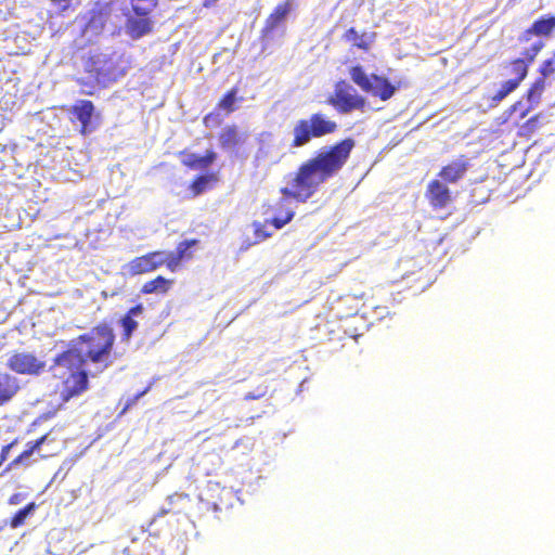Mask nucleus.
<instances>
[{
    "label": "nucleus",
    "mask_w": 555,
    "mask_h": 555,
    "mask_svg": "<svg viewBox=\"0 0 555 555\" xmlns=\"http://www.w3.org/2000/svg\"><path fill=\"white\" fill-rule=\"evenodd\" d=\"M179 156L182 157L181 164L189 169H206L210 167L217 158V154L212 150L206 151L203 156L182 151L179 153Z\"/></svg>",
    "instance_id": "nucleus-18"
},
{
    "label": "nucleus",
    "mask_w": 555,
    "mask_h": 555,
    "mask_svg": "<svg viewBox=\"0 0 555 555\" xmlns=\"http://www.w3.org/2000/svg\"><path fill=\"white\" fill-rule=\"evenodd\" d=\"M356 146L352 138L339 140L331 145L322 146L314 156L302 162L297 169L286 177V185L280 189L283 197L268 206L273 217L268 222L275 230L288 224L295 217V210L288 199L306 203L328 179L338 175L347 165Z\"/></svg>",
    "instance_id": "nucleus-1"
},
{
    "label": "nucleus",
    "mask_w": 555,
    "mask_h": 555,
    "mask_svg": "<svg viewBox=\"0 0 555 555\" xmlns=\"http://www.w3.org/2000/svg\"><path fill=\"white\" fill-rule=\"evenodd\" d=\"M267 223H269L268 220L263 223L259 222V221H255L253 223L254 235H255L257 242L264 241L272 236V232L267 230Z\"/></svg>",
    "instance_id": "nucleus-32"
},
{
    "label": "nucleus",
    "mask_w": 555,
    "mask_h": 555,
    "mask_svg": "<svg viewBox=\"0 0 555 555\" xmlns=\"http://www.w3.org/2000/svg\"><path fill=\"white\" fill-rule=\"evenodd\" d=\"M175 281L167 279L163 275H157L152 280L146 281L142 287L141 293L143 295H166L173 286Z\"/></svg>",
    "instance_id": "nucleus-22"
},
{
    "label": "nucleus",
    "mask_w": 555,
    "mask_h": 555,
    "mask_svg": "<svg viewBox=\"0 0 555 555\" xmlns=\"http://www.w3.org/2000/svg\"><path fill=\"white\" fill-rule=\"evenodd\" d=\"M22 500H23L22 493H14L9 498L8 503L10 505H17L22 502Z\"/></svg>",
    "instance_id": "nucleus-42"
},
{
    "label": "nucleus",
    "mask_w": 555,
    "mask_h": 555,
    "mask_svg": "<svg viewBox=\"0 0 555 555\" xmlns=\"http://www.w3.org/2000/svg\"><path fill=\"white\" fill-rule=\"evenodd\" d=\"M543 125V114L538 113L517 126V135L529 140Z\"/></svg>",
    "instance_id": "nucleus-23"
},
{
    "label": "nucleus",
    "mask_w": 555,
    "mask_h": 555,
    "mask_svg": "<svg viewBox=\"0 0 555 555\" xmlns=\"http://www.w3.org/2000/svg\"><path fill=\"white\" fill-rule=\"evenodd\" d=\"M538 72L540 74L539 77H543L545 80L550 75L555 73V53L553 57L542 62Z\"/></svg>",
    "instance_id": "nucleus-33"
},
{
    "label": "nucleus",
    "mask_w": 555,
    "mask_h": 555,
    "mask_svg": "<svg viewBox=\"0 0 555 555\" xmlns=\"http://www.w3.org/2000/svg\"><path fill=\"white\" fill-rule=\"evenodd\" d=\"M351 80L364 92L382 101H388L396 92V87L384 76L366 75L363 67L354 65L349 69Z\"/></svg>",
    "instance_id": "nucleus-6"
},
{
    "label": "nucleus",
    "mask_w": 555,
    "mask_h": 555,
    "mask_svg": "<svg viewBox=\"0 0 555 555\" xmlns=\"http://www.w3.org/2000/svg\"><path fill=\"white\" fill-rule=\"evenodd\" d=\"M8 366L17 374L39 375L46 369V362L30 352H15L8 360Z\"/></svg>",
    "instance_id": "nucleus-9"
},
{
    "label": "nucleus",
    "mask_w": 555,
    "mask_h": 555,
    "mask_svg": "<svg viewBox=\"0 0 555 555\" xmlns=\"http://www.w3.org/2000/svg\"><path fill=\"white\" fill-rule=\"evenodd\" d=\"M218 0H204L203 1V7L204 8H210L212 7Z\"/></svg>",
    "instance_id": "nucleus-44"
},
{
    "label": "nucleus",
    "mask_w": 555,
    "mask_h": 555,
    "mask_svg": "<svg viewBox=\"0 0 555 555\" xmlns=\"http://www.w3.org/2000/svg\"><path fill=\"white\" fill-rule=\"evenodd\" d=\"M545 87L546 80L543 77H538L525 94L527 101L533 105H538L542 99Z\"/></svg>",
    "instance_id": "nucleus-27"
},
{
    "label": "nucleus",
    "mask_w": 555,
    "mask_h": 555,
    "mask_svg": "<svg viewBox=\"0 0 555 555\" xmlns=\"http://www.w3.org/2000/svg\"><path fill=\"white\" fill-rule=\"evenodd\" d=\"M518 86L515 82H512L509 79L504 81L501 87L496 90V92L491 98V104L498 105L502 102L508 94L514 92Z\"/></svg>",
    "instance_id": "nucleus-29"
},
{
    "label": "nucleus",
    "mask_w": 555,
    "mask_h": 555,
    "mask_svg": "<svg viewBox=\"0 0 555 555\" xmlns=\"http://www.w3.org/2000/svg\"><path fill=\"white\" fill-rule=\"evenodd\" d=\"M85 93H86V94H89V95H91V94H92V92H91V91H85Z\"/></svg>",
    "instance_id": "nucleus-47"
},
{
    "label": "nucleus",
    "mask_w": 555,
    "mask_h": 555,
    "mask_svg": "<svg viewBox=\"0 0 555 555\" xmlns=\"http://www.w3.org/2000/svg\"><path fill=\"white\" fill-rule=\"evenodd\" d=\"M17 390L16 378L8 373H0V405L7 403Z\"/></svg>",
    "instance_id": "nucleus-24"
},
{
    "label": "nucleus",
    "mask_w": 555,
    "mask_h": 555,
    "mask_svg": "<svg viewBox=\"0 0 555 555\" xmlns=\"http://www.w3.org/2000/svg\"><path fill=\"white\" fill-rule=\"evenodd\" d=\"M292 9L293 7L291 0L279 3L267 16L263 28L261 30L262 36H267L280 27L285 22Z\"/></svg>",
    "instance_id": "nucleus-17"
},
{
    "label": "nucleus",
    "mask_w": 555,
    "mask_h": 555,
    "mask_svg": "<svg viewBox=\"0 0 555 555\" xmlns=\"http://www.w3.org/2000/svg\"><path fill=\"white\" fill-rule=\"evenodd\" d=\"M119 323L122 327V333H121L122 340H129L130 337L132 336L133 332L138 327V322L133 318H130V315L125 314L120 319Z\"/></svg>",
    "instance_id": "nucleus-31"
},
{
    "label": "nucleus",
    "mask_w": 555,
    "mask_h": 555,
    "mask_svg": "<svg viewBox=\"0 0 555 555\" xmlns=\"http://www.w3.org/2000/svg\"><path fill=\"white\" fill-rule=\"evenodd\" d=\"M78 83L82 87L86 86V82H83L81 79L78 80Z\"/></svg>",
    "instance_id": "nucleus-46"
},
{
    "label": "nucleus",
    "mask_w": 555,
    "mask_h": 555,
    "mask_svg": "<svg viewBox=\"0 0 555 555\" xmlns=\"http://www.w3.org/2000/svg\"><path fill=\"white\" fill-rule=\"evenodd\" d=\"M266 156H267V152L262 147H259L258 151H257L256 157L257 158H264Z\"/></svg>",
    "instance_id": "nucleus-43"
},
{
    "label": "nucleus",
    "mask_w": 555,
    "mask_h": 555,
    "mask_svg": "<svg viewBox=\"0 0 555 555\" xmlns=\"http://www.w3.org/2000/svg\"><path fill=\"white\" fill-rule=\"evenodd\" d=\"M52 4L66 10L70 7L73 0H49Z\"/></svg>",
    "instance_id": "nucleus-40"
},
{
    "label": "nucleus",
    "mask_w": 555,
    "mask_h": 555,
    "mask_svg": "<svg viewBox=\"0 0 555 555\" xmlns=\"http://www.w3.org/2000/svg\"><path fill=\"white\" fill-rule=\"evenodd\" d=\"M180 511L178 509H175L172 506H169V507H162L158 513L156 514V517H162V516H165L167 514H179Z\"/></svg>",
    "instance_id": "nucleus-41"
},
{
    "label": "nucleus",
    "mask_w": 555,
    "mask_h": 555,
    "mask_svg": "<svg viewBox=\"0 0 555 555\" xmlns=\"http://www.w3.org/2000/svg\"><path fill=\"white\" fill-rule=\"evenodd\" d=\"M54 441L53 438L50 437V433L42 435L38 439L34 441H29L26 444V449L17 455L13 461H11L8 466L4 469L5 472L11 470L12 468H15L22 464H26V461L35 453L39 452L41 447L46 443H50Z\"/></svg>",
    "instance_id": "nucleus-19"
},
{
    "label": "nucleus",
    "mask_w": 555,
    "mask_h": 555,
    "mask_svg": "<svg viewBox=\"0 0 555 555\" xmlns=\"http://www.w3.org/2000/svg\"><path fill=\"white\" fill-rule=\"evenodd\" d=\"M237 94L238 88H231L220 98L216 107L220 111L225 112L227 114L233 113L237 108L236 103L238 101H242V98H238Z\"/></svg>",
    "instance_id": "nucleus-25"
},
{
    "label": "nucleus",
    "mask_w": 555,
    "mask_h": 555,
    "mask_svg": "<svg viewBox=\"0 0 555 555\" xmlns=\"http://www.w3.org/2000/svg\"><path fill=\"white\" fill-rule=\"evenodd\" d=\"M469 165V159L465 155H460L442 166L438 176L444 183H456L465 177Z\"/></svg>",
    "instance_id": "nucleus-14"
},
{
    "label": "nucleus",
    "mask_w": 555,
    "mask_h": 555,
    "mask_svg": "<svg viewBox=\"0 0 555 555\" xmlns=\"http://www.w3.org/2000/svg\"><path fill=\"white\" fill-rule=\"evenodd\" d=\"M157 0H131V7L135 15L145 16L156 7Z\"/></svg>",
    "instance_id": "nucleus-30"
},
{
    "label": "nucleus",
    "mask_w": 555,
    "mask_h": 555,
    "mask_svg": "<svg viewBox=\"0 0 555 555\" xmlns=\"http://www.w3.org/2000/svg\"><path fill=\"white\" fill-rule=\"evenodd\" d=\"M217 177L215 173L199 175L193 179L191 182L189 190L191 192L192 197H197L202 193H204L211 182H216Z\"/></svg>",
    "instance_id": "nucleus-26"
},
{
    "label": "nucleus",
    "mask_w": 555,
    "mask_h": 555,
    "mask_svg": "<svg viewBox=\"0 0 555 555\" xmlns=\"http://www.w3.org/2000/svg\"><path fill=\"white\" fill-rule=\"evenodd\" d=\"M85 70L93 81L102 86L115 82L125 75L118 60L103 53L90 55L85 63Z\"/></svg>",
    "instance_id": "nucleus-4"
},
{
    "label": "nucleus",
    "mask_w": 555,
    "mask_h": 555,
    "mask_svg": "<svg viewBox=\"0 0 555 555\" xmlns=\"http://www.w3.org/2000/svg\"><path fill=\"white\" fill-rule=\"evenodd\" d=\"M203 124L207 128H214L221 124V119L217 113L210 112L204 116Z\"/></svg>",
    "instance_id": "nucleus-36"
},
{
    "label": "nucleus",
    "mask_w": 555,
    "mask_h": 555,
    "mask_svg": "<svg viewBox=\"0 0 555 555\" xmlns=\"http://www.w3.org/2000/svg\"><path fill=\"white\" fill-rule=\"evenodd\" d=\"M555 31V15H542L537 18L519 37L528 41L532 36L550 38Z\"/></svg>",
    "instance_id": "nucleus-15"
},
{
    "label": "nucleus",
    "mask_w": 555,
    "mask_h": 555,
    "mask_svg": "<svg viewBox=\"0 0 555 555\" xmlns=\"http://www.w3.org/2000/svg\"><path fill=\"white\" fill-rule=\"evenodd\" d=\"M68 371L69 374L63 379L62 390L60 392V398L64 402L82 395L89 388L88 373L83 367Z\"/></svg>",
    "instance_id": "nucleus-8"
},
{
    "label": "nucleus",
    "mask_w": 555,
    "mask_h": 555,
    "mask_svg": "<svg viewBox=\"0 0 555 555\" xmlns=\"http://www.w3.org/2000/svg\"><path fill=\"white\" fill-rule=\"evenodd\" d=\"M94 111V104L90 100H79L70 108V112L80 122L79 132L82 135H87L96 128V126L92 124Z\"/></svg>",
    "instance_id": "nucleus-13"
},
{
    "label": "nucleus",
    "mask_w": 555,
    "mask_h": 555,
    "mask_svg": "<svg viewBox=\"0 0 555 555\" xmlns=\"http://www.w3.org/2000/svg\"><path fill=\"white\" fill-rule=\"evenodd\" d=\"M268 393V386L267 385H259L255 390L248 391L244 396V400L250 401V400H259L263 397H266Z\"/></svg>",
    "instance_id": "nucleus-35"
},
{
    "label": "nucleus",
    "mask_w": 555,
    "mask_h": 555,
    "mask_svg": "<svg viewBox=\"0 0 555 555\" xmlns=\"http://www.w3.org/2000/svg\"><path fill=\"white\" fill-rule=\"evenodd\" d=\"M537 105L529 103L528 106H524L521 101H516L508 108L509 113L519 112V118H525Z\"/></svg>",
    "instance_id": "nucleus-34"
},
{
    "label": "nucleus",
    "mask_w": 555,
    "mask_h": 555,
    "mask_svg": "<svg viewBox=\"0 0 555 555\" xmlns=\"http://www.w3.org/2000/svg\"><path fill=\"white\" fill-rule=\"evenodd\" d=\"M163 266H166L165 251L154 250L131 259L126 268L129 275L135 276L153 272Z\"/></svg>",
    "instance_id": "nucleus-7"
},
{
    "label": "nucleus",
    "mask_w": 555,
    "mask_h": 555,
    "mask_svg": "<svg viewBox=\"0 0 555 555\" xmlns=\"http://www.w3.org/2000/svg\"><path fill=\"white\" fill-rule=\"evenodd\" d=\"M425 197L434 209L447 207L451 201V192L442 180L434 179L428 182Z\"/></svg>",
    "instance_id": "nucleus-12"
},
{
    "label": "nucleus",
    "mask_w": 555,
    "mask_h": 555,
    "mask_svg": "<svg viewBox=\"0 0 555 555\" xmlns=\"http://www.w3.org/2000/svg\"><path fill=\"white\" fill-rule=\"evenodd\" d=\"M247 137L236 125H228L218 134L219 145L224 151H234L245 143Z\"/></svg>",
    "instance_id": "nucleus-16"
},
{
    "label": "nucleus",
    "mask_w": 555,
    "mask_h": 555,
    "mask_svg": "<svg viewBox=\"0 0 555 555\" xmlns=\"http://www.w3.org/2000/svg\"><path fill=\"white\" fill-rule=\"evenodd\" d=\"M147 392V388H145L144 390H142L141 392L137 393L135 396L129 398L125 404V406L122 408L120 414H124L127 410H129L132 405H134L137 403V401L142 397L144 396L145 393Z\"/></svg>",
    "instance_id": "nucleus-37"
},
{
    "label": "nucleus",
    "mask_w": 555,
    "mask_h": 555,
    "mask_svg": "<svg viewBox=\"0 0 555 555\" xmlns=\"http://www.w3.org/2000/svg\"><path fill=\"white\" fill-rule=\"evenodd\" d=\"M175 498H176L175 495H170V496L168 498V503H169V505H172V502H173Z\"/></svg>",
    "instance_id": "nucleus-45"
},
{
    "label": "nucleus",
    "mask_w": 555,
    "mask_h": 555,
    "mask_svg": "<svg viewBox=\"0 0 555 555\" xmlns=\"http://www.w3.org/2000/svg\"><path fill=\"white\" fill-rule=\"evenodd\" d=\"M544 48L542 41L534 42L531 48L524 52V57H517L511 61L512 72L516 75L515 78L509 79L512 82L516 81L519 87L520 83L528 75L529 66L533 63L537 55Z\"/></svg>",
    "instance_id": "nucleus-11"
},
{
    "label": "nucleus",
    "mask_w": 555,
    "mask_h": 555,
    "mask_svg": "<svg viewBox=\"0 0 555 555\" xmlns=\"http://www.w3.org/2000/svg\"><path fill=\"white\" fill-rule=\"evenodd\" d=\"M37 508V504L35 502L28 503L25 507L17 511L12 518L10 519V527L16 529L23 526L26 521V518Z\"/></svg>",
    "instance_id": "nucleus-28"
},
{
    "label": "nucleus",
    "mask_w": 555,
    "mask_h": 555,
    "mask_svg": "<svg viewBox=\"0 0 555 555\" xmlns=\"http://www.w3.org/2000/svg\"><path fill=\"white\" fill-rule=\"evenodd\" d=\"M198 244L199 241L197 238H190L179 242L175 251H170L165 255L166 268L170 272H176L179 270L183 262H188L193 259L194 253L192 248L196 247Z\"/></svg>",
    "instance_id": "nucleus-10"
},
{
    "label": "nucleus",
    "mask_w": 555,
    "mask_h": 555,
    "mask_svg": "<svg viewBox=\"0 0 555 555\" xmlns=\"http://www.w3.org/2000/svg\"><path fill=\"white\" fill-rule=\"evenodd\" d=\"M2 530V527H0V531Z\"/></svg>",
    "instance_id": "nucleus-48"
},
{
    "label": "nucleus",
    "mask_w": 555,
    "mask_h": 555,
    "mask_svg": "<svg viewBox=\"0 0 555 555\" xmlns=\"http://www.w3.org/2000/svg\"><path fill=\"white\" fill-rule=\"evenodd\" d=\"M154 22L149 17L139 16L129 17L126 23V31L132 39H139L150 33H152Z\"/></svg>",
    "instance_id": "nucleus-20"
},
{
    "label": "nucleus",
    "mask_w": 555,
    "mask_h": 555,
    "mask_svg": "<svg viewBox=\"0 0 555 555\" xmlns=\"http://www.w3.org/2000/svg\"><path fill=\"white\" fill-rule=\"evenodd\" d=\"M326 103L334 107L338 114L346 115L353 111L365 112L366 99L346 80H339L334 86V91L326 100Z\"/></svg>",
    "instance_id": "nucleus-5"
},
{
    "label": "nucleus",
    "mask_w": 555,
    "mask_h": 555,
    "mask_svg": "<svg viewBox=\"0 0 555 555\" xmlns=\"http://www.w3.org/2000/svg\"><path fill=\"white\" fill-rule=\"evenodd\" d=\"M375 33L359 34L354 27H350L344 33L343 39L350 42L352 47L367 52L375 40Z\"/></svg>",
    "instance_id": "nucleus-21"
},
{
    "label": "nucleus",
    "mask_w": 555,
    "mask_h": 555,
    "mask_svg": "<svg viewBox=\"0 0 555 555\" xmlns=\"http://www.w3.org/2000/svg\"><path fill=\"white\" fill-rule=\"evenodd\" d=\"M115 333L108 322H100L89 332L72 339L67 348L54 360L56 365L66 370L85 367L87 364L100 365L105 370L112 364Z\"/></svg>",
    "instance_id": "nucleus-2"
},
{
    "label": "nucleus",
    "mask_w": 555,
    "mask_h": 555,
    "mask_svg": "<svg viewBox=\"0 0 555 555\" xmlns=\"http://www.w3.org/2000/svg\"><path fill=\"white\" fill-rule=\"evenodd\" d=\"M338 125L335 120L321 112L312 113L307 118L298 119L292 130V149H300L308 145L313 139H320L335 133Z\"/></svg>",
    "instance_id": "nucleus-3"
},
{
    "label": "nucleus",
    "mask_w": 555,
    "mask_h": 555,
    "mask_svg": "<svg viewBox=\"0 0 555 555\" xmlns=\"http://www.w3.org/2000/svg\"><path fill=\"white\" fill-rule=\"evenodd\" d=\"M16 444V439L13 440L12 442L5 444L2 447L1 449V452H0V456L1 459H4L7 461L8 456H9V453L11 451V449Z\"/></svg>",
    "instance_id": "nucleus-39"
},
{
    "label": "nucleus",
    "mask_w": 555,
    "mask_h": 555,
    "mask_svg": "<svg viewBox=\"0 0 555 555\" xmlns=\"http://www.w3.org/2000/svg\"><path fill=\"white\" fill-rule=\"evenodd\" d=\"M143 310H144L143 305L142 304H138V305L131 307L127 311L126 315H130V318H133L135 315L141 314L143 312Z\"/></svg>",
    "instance_id": "nucleus-38"
}]
</instances>
